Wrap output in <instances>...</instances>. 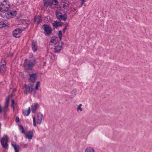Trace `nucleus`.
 Segmentation results:
<instances>
[{"label": "nucleus", "mask_w": 152, "mask_h": 152, "mask_svg": "<svg viewBox=\"0 0 152 152\" xmlns=\"http://www.w3.org/2000/svg\"><path fill=\"white\" fill-rule=\"evenodd\" d=\"M13 55V54L12 53H9L8 56H7L9 57V56H12Z\"/></svg>", "instance_id": "obj_39"}, {"label": "nucleus", "mask_w": 152, "mask_h": 152, "mask_svg": "<svg viewBox=\"0 0 152 152\" xmlns=\"http://www.w3.org/2000/svg\"><path fill=\"white\" fill-rule=\"evenodd\" d=\"M31 112L30 108V107H28V110H25L23 111V114L26 116H27L29 115Z\"/></svg>", "instance_id": "obj_19"}, {"label": "nucleus", "mask_w": 152, "mask_h": 152, "mask_svg": "<svg viewBox=\"0 0 152 152\" xmlns=\"http://www.w3.org/2000/svg\"><path fill=\"white\" fill-rule=\"evenodd\" d=\"M17 3L18 2H19V0H17Z\"/></svg>", "instance_id": "obj_46"}, {"label": "nucleus", "mask_w": 152, "mask_h": 152, "mask_svg": "<svg viewBox=\"0 0 152 152\" xmlns=\"http://www.w3.org/2000/svg\"><path fill=\"white\" fill-rule=\"evenodd\" d=\"M43 118V115L40 113H38L37 118V123L38 124H40L42 121V119Z\"/></svg>", "instance_id": "obj_10"}, {"label": "nucleus", "mask_w": 152, "mask_h": 152, "mask_svg": "<svg viewBox=\"0 0 152 152\" xmlns=\"http://www.w3.org/2000/svg\"><path fill=\"white\" fill-rule=\"evenodd\" d=\"M85 152H94V151L93 148L88 147L86 148Z\"/></svg>", "instance_id": "obj_22"}, {"label": "nucleus", "mask_w": 152, "mask_h": 152, "mask_svg": "<svg viewBox=\"0 0 152 152\" xmlns=\"http://www.w3.org/2000/svg\"><path fill=\"white\" fill-rule=\"evenodd\" d=\"M6 63L5 60L2 59L1 61V64H0V70L4 71L5 70L6 64Z\"/></svg>", "instance_id": "obj_11"}, {"label": "nucleus", "mask_w": 152, "mask_h": 152, "mask_svg": "<svg viewBox=\"0 0 152 152\" xmlns=\"http://www.w3.org/2000/svg\"><path fill=\"white\" fill-rule=\"evenodd\" d=\"M33 125L34 126H37L36 123V120L35 118V116L33 117Z\"/></svg>", "instance_id": "obj_33"}, {"label": "nucleus", "mask_w": 152, "mask_h": 152, "mask_svg": "<svg viewBox=\"0 0 152 152\" xmlns=\"http://www.w3.org/2000/svg\"><path fill=\"white\" fill-rule=\"evenodd\" d=\"M39 107V104L37 103H35L34 105L31 106V110L32 113H34L36 111L37 109Z\"/></svg>", "instance_id": "obj_15"}, {"label": "nucleus", "mask_w": 152, "mask_h": 152, "mask_svg": "<svg viewBox=\"0 0 152 152\" xmlns=\"http://www.w3.org/2000/svg\"><path fill=\"white\" fill-rule=\"evenodd\" d=\"M82 106V104H80L79 105L78 107L77 108V111L80 110V111H82L83 110V109L81 107Z\"/></svg>", "instance_id": "obj_30"}, {"label": "nucleus", "mask_w": 152, "mask_h": 152, "mask_svg": "<svg viewBox=\"0 0 152 152\" xmlns=\"http://www.w3.org/2000/svg\"><path fill=\"white\" fill-rule=\"evenodd\" d=\"M58 37L60 39V40H61L62 39V31L61 30H60L58 31Z\"/></svg>", "instance_id": "obj_28"}, {"label": "nucleus", "mask_w": 152, "mask_h": 152, "mask_svg": "<svg viewBox=\"0 0 152 152\" xmlns=\"http://www.w3.org/2000/svg\"><path fill=\"white\" fill-rule=\"evenodd\" d=\"M81 0V6L83 5L84 3L85 2V0Z\"/></svg>", "instance_id": "obj_37"}, {"label": "nucleus", "mask_w": 152, "mask_h": 152, "mask_svg": "<svg viewBox=\"0 0 152 152\" xmlns=\"http://www.w3.org/2000/svg\"><path fill=\"white\" fill-rule=\"evenodd\" d=\"M55 13L57 19L58 20H60V15H62L61 13L59 11H56L55 12Z\"/></svg>", "instance_id": "obj_26"}, {"label": "nucleus", "mask_w": 152, "mask_h": 152, "mask_svg": "<svg viewBox=\"0 0 152 152\" xmlns=\"http://www.w3.org/2000/svg\"><path fill=\"white\" fill-rule=\"evenodd\" d=\"M58 38L57 37H54L51 38V39L49 43V45H55L58 44L59 42L58 40Z\"/></svg>", "instance_id": "obj_6"}, {"label": "nucleus", "mask_w": 152, "mask_h": 152, "mask_svg": "<svg viewBox=\"0 0 152 152\" xmlns=\"http://www.w3.org/2000/svg\"><path fill=\"white\" fill-rule=\"evenodd\" d=\"M67 16L66 14H64V15H60L59 20H62L64 21H66L67 18Z\"/></svg>", "instance_id": "obj_20"}, {"label": "nucleus", "mask_w": 152, "mask_h": 152, "mask_svg": "<svg viewBox=\"0 0 152 152\" xmlns=\"http://www.w3.org/2000/svg\"><path fill=\"white\" fill-rule=\"evenodd\" d=\"M25 62L24 63L23 66L27 69L31 70L32 69L33 65V63L30 62L27 59L25 60Z\"/></svg>", "instance_id": "obj_4"}, {"label": "nucleus", "mask_w": 152, "mask_h": 152, "mask_svg": "<svg viewBox=\"0 0 152 152\" xmlns=\"http://www.w3.org/2000/svg\"><path fill=\"white\" fill-rule=\"evenodd\" d=\"M63 45H64V43H63V42H61V45H62V46H63Z\"/></svg>", "instance_id": "obj_45"}, {"label": "nucleus", "mask_w": 152, "mask_h": 152, "mask_svg": "<svg viewBox=\"0 0 152 152\" xmlns=\"http://www.w3.org/2000/svg\"><path fill=\"white\" fill-rule=\"evenodd\" d=\"M77 92V91L76 89H73L72 91H71V93L72 94V97H71V98H73L76 95Z\"/></svg>", "instance_id": "obj_27"}, {"label": "nucleus", "mask_w": 152, "mask_h": 152, "mask_svg": "<svg viewBox=\"0 0 152 152\" xmlns=\"http://www.w3.org/2000/svg\"><path fill=\"white\" fill-rule=\"evenodd\" d=\"M12 102V107L13 108V109H14V104L15 103V101L13 99H12L11 101Z\"/></svg>", "instance_id": "obj_35"}, {"label": "nucleus", "mask_w": 152, "mask_h": 152, "mask_svg": "<svg viewBox=\"0 0 152 152\" xmlns=\"http://www.w3.org/2000/svg\"><path fill=\"white\" fill-rule=\"evenodd\" d=\"M25 135V137L26 139L31 140L33 137V132L32 131H28L27 133L24 134Z\"/></svg>", "instance_id": "obj_12"}, {"label": "nucleus", "mask_w": 152, "mask_h": 152, "mask_svg": "<svg viewBox=\"0 0 152 152\" xmlns=\"http://www.w3.org/2000/svg\"><path fill=\"white\" fill-rule=\"evenodd\" d=\"M63 23H62V22L60 23V22H59L58 26H61L63 25Z\"/></svg>", "instance_id": "obj_38"}, {"label": "nucleus", "mask_w": 152, "mask_h": 152, "mask_svg": "<svg viewBox=\"0 0 152 152\" xmlns=\"http://www.w3.org/2000/svg\"><path fill=\"white\" fill-rule=\"evenodd\" d=\"M6 1H7V0H6Z\"/></svg>", "instance_id": "obj_48"}, {"label": "nucleus", "mask_w": 152, "mask_h": 152, "mask_svg": "<svg viewBox=\"0 0 152 152\" xmlns=\"http://www.w3.org/2000/svg\"><path fill=\"white\" fill-rule=\"evenodd\" d=\"M9 25L7 20L3 19H0V28L5 27Z\"/></svg>", "instance_id": "obj_7"}, {"label": "nucleus", "mask_w": 152, "mask_h": 152, "mask_svg": "<svg viewBox=\"0 0 152 152\" xmlns=\"http://www.w3.org/2000/svg\"><path fill=\"white\" fill-rule=\"evenodd\" d=\"M2 111V108L1 105H0V113H1Z\"/></svg>", "instance_id": "obj_42"}, {"label": "nucleus", "mask_w": 152, "mask_h": 152, "mask_svg": "<svg viewBox=\"0 0 152 152\" xmlns=\"http://www.w3.org/2000/svg\"><path fill=\"white\" fill-rule=\"evenodd\" d=\"M27 20H22V22H23V21H25V22H26V23L28 24V25L29 24V23H27V22H26V21H27Z\"/></svg>", "instance_id": "obj_43"}, {"label": "nucleus", "mask_w": 152, "mask_h": 152, "mask_svg": "<svg viewBox=\"0 0 152 152\" xmlns=\"http://www.w3.org/2000/svg\"><path fill=\"white\" fill-rule=\"evenodd\" d=\"M40 85V82L39 81H38L37 83H36V86L35 87V89L36 90H37L38 89L39 87V85Z\"/></svg>", "instance_id": "obj_29"}, {"label": "nucleus", "mask_w": 152, "mask_h": 152, "mask_svg": "<svg viewBox=\"0 0 152 152\" xmlns=\"http://www.w3.org/2000/svg\"><path fill=\"white\" fill-rule=\"evenodd\" d=\"M10 96H8L6 99L5 106L4 107L8 108L9 106V102L10 101Z\"/></svg>", "instance_id": "obj_25"}, {"label": "nucleus", "mask_w": 152, "mask_h": 152, "mask_svg": "<svg viewBox=\"0 0 152 152\" xmlns=\"http://www.w3.org/2000/svg\"><path fill=\"white\" fill-rule=\"evenodd\" d=\"M20 121L19 118L18 116H17L16 118L15 121L17 122H19Z\"/></svg>", "instance_id": "obj_36"}, {"label": "nucleus", "mask_w": 152, "mask_h": 152, "mask_svg": "<svg viewBox=\"0 0 152 152\" xmlns=\"http://www.w3.org/2000/svg\"><path fill=\"white\" fill-rule=\"evenodd\" d=\"M42 21V18L40 15H37L35 17L34 21L35 23L39 24Z\"/></svg>", "instance_id": "obj_14"}, {"label": "nucleus", "mask_w": 152, "mask_h": 152, "mask_svg": "<svg viewBox=\"0 0 152 152\" xmlns=\"http://www.w3.org/2000/svg\"><path fill=\"white\" fill-rule=\"evenodd\" d=\"M43 30V33L46 36H49L52 33L53 29L49 25L46 24L43 25L42 27Z\"/></svg>", "instance_id": "obj_2"}, {"label": "nucleus", "mask_w": 152, "mask_h": 152, "mask_svg": "<svg viewBox=\"0 0 152 152\" xmlns=\"http://www.w3.org/2000/svg\"><path fill=\"white\" fill-rule=\"evenodd\" d=\"M65 27H66V28H67V26H68V23H66L65 24Z\"/></svg>", "instance_id": "obj_44"}, {"label": "nucleus", "mask_w": 152, "mask_h": 152, "mask_svg": "<svg viewBox=\"0 0 152 152\" xmlns=\"http://www.w3.org/2000/svg\"><path fill=\"white\" fill-rule=\"evenodd\" d=\"M64 4L63 5V7L65 9L66 7H67L69 5L68 3L64 2Z\"/></svg>", "instance_id": "obj_31"}, {"label": "nucleus", "mask_w": 152, "mask_h": 152, "mask_svg": "<svg viewBox=\"0 0 152 152\" xmlns=\"http://www.w3.org/2000/svg\"><path fill=\"white\" fill-rule=\"evenodd\" d=\"M8 136L7 135H5L1 139V142L3 147L6 149H8Z\"/></svg>", "instance_id": "obj_3"}, {"label": "nucleus", "mask_w": 152, "mask_h": 152, "mask_svg": "<svg viewBox=\"0 0 152 152\" xmlns=\"http://www.w3.org/2000/svg\"><path fill=\"white\" fill-rule=\"evenodd\" d=\"M43 8V7H41V9H42Z\"/></svg>", "instance_id": "obj_47"}, {"label": "nucleus", "mask_w": 152, "mask_h": 152, "mask_svg": "<svg viewBox=\"0 0 152 152\" xmlns=\"http://www.w3.org/2000/svg\"><path fill=\"white\" fill-rule=\"evenodd\" d=\"M30 92L32 94H36V91L35 89L33 88V85H31V89Z\"/></svg>", "instance_id": "obj_23"}, {"label": "nucleus", "mask_w": 152, "mask_h": 152, "mask_svg": "<svg viewBox=\"0 0 152 152\" xmlns=\"http://www.w3.org/2000/svg\"><path fill=\"white\" fill-rule=\"evenodd\" d=\"M59 22L55 21L52 23V25L53 29L57 28L58 26Z\"/></svg>", "instance_id": "obj_21"}, {"label": "nucleus", "mask_w": 152, "mask_h": 152, "mask_svg": "<svg viewBox=\"0 0 152 152\" xmlns=\"http://www.w3.org/2000/svg\"><path fill=\"white\" fill-rule=\"evenodd\" d=\"M32 49L33 51L35 52L38 49V46L37 45L36 42H33L31 45Z\"/></svg>", "instance_id": "obj_17"}, {"label": "nucleus", "mask_w": 152, "mask_h": 152, "mask_svg": "<svg viewBox=\"0 0 152 152\" xmlns=\"http://www.w3.org/2000/svg\"><path fill=\"white\" fill-rule=\"evenodd\" d=\"M10 4L9 2L6 0H4L0 5V15L3 18L10 19L14 18L16 15V11L9 10Z\"/></svg>", "instance_id": "obj_1"}, {"label": "nucleus", "mask_w": 152, "mask_h": 152, "mask_svg": "<svg viewBox=\"0 0 152 152\" xmlns=\"http://www.w3.org/2000/svg\"><path fill=\"white\" fill-rule=\"evenodd\" d=\"M31 84L30 85L25 84L23 86L24 93L27 94L30 92L31 89Z\"/></svg>", "instance_id": "obj_9"}, {"label": "nucleus", "mask_w": 152, "mask_h": 152, "mask_svg": "<svg viewBox=\"0 0 152 152\" xmlns=\"http://www.w3.org/2000/svg\"><path fill=\"white\" fill-rule=\"evenodd\" d=\"M67 29V28L66 27H64V28L63 30V32L64 33L65 31Z\"/></svg>", "instance_id": "obj_40"}, {"label": "nucleus", "mask_w": 152, "mask_h": 152, "mask_svg": "<svg viewBox=\"0 0 152 152\" xmlns=\"http://www.w3.org/2000/svg\"><path fill=\"white\" fill-rule=\"evenodd\" d=\"M44 6H46L47 7L49 6H51L53 4L52 2L49 1V0H43Z\"/></svg>", "instance_id": "obj_16"}, {"label": "nucleus", "mask_w": 152, "mask_h": 152, "mask_svg": "<svg viewBox=\"0 0 152 152\" xmlns=\"http://www.w3.org/2000/svg\"><path fill=\"white\" fill-rule=\"evenodd\" d=\"M19 129L21 132L23 134H25V130L24 129L23 127L21 125H19Z\"/></svg>", "instance_id": "obj_24"}, {"label": "nucleus", "mask_w": 152, "mask_h": 152, "mask_svg": "<svg viewBox=\"0 0 152 152\" xmlns=\"http://www.w3.org/2000/svg\"><path fill=\"white\" fill-rule=\"evenodd\" d=\"M51 2H52L53 3V4H54V5H56L58 3L57 0H53L51 1Z\"/></svg>", "instance_id": "obj_34"}, {"label": "nucleus", "mask_w": 152, "mask_h": 152, "mask_svg": "<svg viewBox=\"0 0 152 152\" xmlns=\"http://www.w3.org/2000/svg\"><path fill=\"white\" fill-rule=\"evenodd\" d=\"M62 47V45H59V43L56 45L54 48L55 53H58L61 50Z\"/></svg>", "instance_id": "obj_13"}, {"label": "nucleus", "mask_w": 152, "mask_h": 152, "mask_svg": "<svg viewBox=\"0 0 152 152\" xmlns=\"http://www.w3.org/2000/svg\"><path fill=\"white\" fill-rule=\"evenodd\" d=\"M22 31L20 28L15 29L13 32V36L15 38H19L21 36Z\"/></svg>", "instance_id": "obj_5"}, {"label": "nucleus", "mask_w": 152, "mask_h": 152, "mask_svg": "<svg viewBox=\"0 0 152 152\" xmlns=\"http://www.w3.org/2000/svg\"><path fill=\"white\" fill-rule=\"evenodd\" d=\"M12 145L14 149L15 152H19V146L18 145L16 144H12Z\"/></svg>", "instance_id": "obj_18"}, {"label": "nucleus", "mask_w": 152, "mask_h": 152, "mask_svg": "<svg viewBox=\"0 0 152 152\" xmlns=\"http://www.w3.org/2000/svg\"><path fill=\"white\" fill-rule=\"evenodd\" d=\"M7 109H8V108L6 107H4L3 108V110H2V111L4 112V115H5L6 114V112L7 111Z\"/></svg>", "instance_id": "obj_32"}, {"label": "nucleus", "mask_w": 152, "mask_h": 152, "mask_svg": "<svg viewBox=\"0 0 152 152\" xmlns=\"http://www.w3.org/2000/svg\"><path fill=\"white\" fill-rule=\"evenodd\" d=\"M29 80L32 83L35 82L37 78V75L36 73H33L32 74H29Z\"/></svg>", "instance_id": "obj_8"}, {"label": "nucleus", "mask_w": 152, "mask_h": 152, "mask_svg": "<svg viewBox=\"0 0 152 152\" xmlns=\"http://www.w3.org/2000/svg\"><path fill=\"white\" fill-rule=\"evenodd\" d=\"M28 146V144H25L23 145V148H27Z\"/></svg>", "instance_id": "obj_41"}]
</instances>
